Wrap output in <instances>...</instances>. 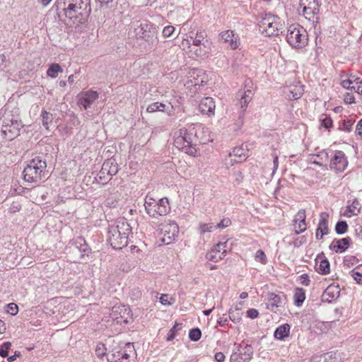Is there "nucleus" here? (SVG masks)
I'll return each mask as SVG.
<instances>
[{"mask_svg": "<svg viewBox=\"0 0 362 362\" xmlns=\"http://www.w3.org/2000/svg\"><path fill=\"white\" fill-rule=\"evenodd\" d=\"M120 198L118 191L113 189L106 197V204L110 207H115Z\"/></svg>", "mask_w": 362, "mask_h": 362, "instance_id": "nucleus-33", "label": "nucleus"}, {"mask_svg": "<svg viewBox=\"0 0 362 362\" xmlns=\"http://www.w3.org/2000/svg\"><path fill=\"white\" fill-rule=\"evenodd\" d=\"M283 300L281 297L274 293H269L267 308L274 313H276L278 308L281 307Z\"/></svg>", "mask_w": 362, "mask_h": 362, "instance_id": "nucleus-27", "label": "nucleus"}, {"mask_svg": "<svg viewBox=\"0 0 362 362\" xmlns=\"http://www.w3.org/2000/svg\"><path fill=\"white\" fill-rule=\"evenodd\" d=\"M131 28L134 29V35L137 38L144 39L147 42L153 36L152 25L146 20L132 21Z\"/></svg>", "mask_w": 362, "mask_h": 362, "instance_id": "nucleus-11", "label": "nucleus"}, {"mask_svg": "<svg viewBox=\"0 0 362 362\" xmlns=\"http://www.w3.org/2000/svg\"><path fill=\"white\" fill-rule=\"evenodd\" d=\"M135 349L132 343H127L119 350H112L106 354L108 362H132Z\"/></svg>", "mask_w": 362, "mask_h": 362, "instance_id": "nucleus-10", "label": "nucleus"}, {"mask_svg": "<svg viewBox=\"0 0 362 362\" xmlns=\"http://www.w3.org/2000/svg\"><path fill=\"white\" fill-rule=\"evenodd\" d=\"M255 257L256 261L259 262L263 264H265L267 262V256L264 252L262 250H259L257 251Z\"/></svg>", "mask_w": 362, "mask_h": 362, "instance_id": "nucleus-48", "label": "nucleus"}, {"mask_svg": "<svg viewBox=\"0 0 362 362\" xmlns=\"http://www.w3.org/2000/svg\"><path fill=\"white\" fill-rule=\"evenodd\" d=\"M197 131L195 126L191 124L185 129L182 136V144H192L195 142Z\"/></svg>", "mask_w": 362, "mask_h": 362, "instance_id": "nucleus-28", "label": "nucleus"}, {"mask_svg": "<svg viewBox=\"0 0 362 362\" xmlns=\"http://www.w3.org/2000/svg\"><path fill=\"white\" fill-rule=\"evenodd\" d=\"M259 32L266 37L278 35L282 29L283 24L280 18L271 13H265L261 18L259 23Z\"/></svg>", "mask_w": 362, "mask_h": 362, "instance_id": "nucleus-8", "label": "nucleus"}, {"mask_svg": "<svg viewBox=\"0 0 362 362\" xmlns=\"http://www.w3.org/2000/svg\"><path fill=\"white\" fill-rule=\"evenodd\" d=\"M229 318L234 323L240 322V321L241 320V316H240V312L238 310L233 311V310H230V311H229Z\"/></svg>", "mask_w": 362, "mask_h": 362, "instance_id": "nucleus-49", "label": "nucleus"}, {"mask_svg": "<svg viewBox=\"0 0 362 362\" xmlns=\"http://www.w3.org/2000/svg\"><path fill=\"white\" fill-rule=\"evenodd\" d=\"M348 229L347 223L344 221H338L335 226V231L337 234H344Z\"/></svg>", "mask_w": 362, "mask_h": 362, "instance_id": "nucleus-44", "label": "nucleus"}, {"mask_svg": "<svg viewBox=\"0 0 362 362\" xmlns=\"http://www.w3.org/2000/svg\"><path fill=\"white\" fill-rule=\"evenodd\" d=\"M304 93L303 86L298 83L284 88V93L289 100L299 99Z\"/></svg>", "mask_w": 362, "mask_h": 362, "instance_id": "nucleus-24", "label": "nucleus"}, {"mask_svg": "<svg viewBox=\"0 0 362 362\" xmlns=\"http://www.w3.org/2000/svg\"><path fill=\"white\" fill-rule=\"evenodd\" d=\"M18 306L15 303H9L8 305V313L11 315H15L18 313Z\"/></svg>", "mask_w": 362, "mask_h": 362, "instance_id": "nucleus-56", "label": "nucleus"}, {"mask_svg": "<svg viewBox=\"0 0 362 362\" xmlns=\"http://www.w3.org/2000/svg\"><path fill=\"white\" fill-rule=\"evenodd\" d=\"M253 95V92L250 89L240 90L238 91L237 97L239 100V105L242 110V114L240 115V117H242L244 115V112H245L248 104L252 99Z\"/></svg>", "mask_w": 362, "mask_h": 362, "instance_id": "nucleus-21", "label": "nucleus"}, {"mask_svg": "<svg viewBox=\"0 0 362 362\" xmlns=\"http://www.w3.org/2000/svg\"><path fill=\"white\" fill-rule=\"evenodd\" d=\"M202 337V332L199 328H193L189 332V338L191 341H197Z\"/></svg>", "mask_w": 362, "mask_h": 362, "instance_id": "nucleus-46", "label": "nucleus"}, {"mask_svg": "<svg viewBox=\"0 0 362 362\" xmlns=\"http://www.w3.org/2000/svg\"><path fill=\"white\" fill-rule=\"evenodd\" d=\"M351 238L349 237L334 239L329 245V249L336 253H341L346 250L351 243Z\"/></svg>", "mask_w": 362, "mask_h": 362, "instance_id": "nucleus-25", "label": "nucleus"}, {"mask_svg": "<svg viewBox=\"0 0 362 362\" xmlns=\"http://www.w3.org/2000/svg\"><path fill=\"white\" fill-rule=\"evenodd\" d=\"M111 176H109V173L104 170V167L102 165L101 170L97 175V180L102 184H105L111 180Z\"/></svg>", "mask_w": 362, "mask_h": 362, "instance_id": "nucleus-42", "label": "nucleus"}, {"mask_svg": "<svg viewBox=\"0 0 362 362\" xmlns=\"http://www.w3.org/2000/svg\"><path fill=\"white\" fill-rule=\"evenodd\" d=\"M103 166L104 167V170H106L109 173V176H111V177L118 172V165L114 159L107 160L103 164Z\"/></svg>", "mask_w": 362, "mask_h": 362, "instance_id": "nucleus-32", "label": "nucleus"}, {"mask_svg": "<svg viewBox=\"0 0 362 362\" xmlns=\"http://www.w3.org/2000/svg\"><path fill=\"white\" fill-rule=\"evenodd\" d=\"M175 28L172 25L165 26L163 30V34L165 37H170L175 32Z\"/></svg>", "mask_w": 362, "mask_h": 362, "instance_id": "nucleus-54", "label": "nucleus"}, {"mask_svg": "<svg viewBox=\"0 0 362 362\" xmlns=\"http://www.w3.org/2000/svg\"><path fill=\"white\" fill-rule=\"evenodd\" d=\"M340 295V288L339 286L330 284L324 291L322 295L323 302L332 303L336 300Z\"/></svg>", "mask_w": 362, "mask_h": 362, "instance_id": "nucleus-23", "label": "nucleus"}, {"mask_svg": "<svg viewBox=\"0 0 362 362\" xmlns=\"http://www.w3.org/2000/svg\"><path fill=\"white\" fill-rule=\"evenodd\" d=\"M286 41L293 48H303L308 45L307 31L298 24H292L287 28Z\"/></svg>", "mask_w": 362, "mask_h": 362, "instance_id": "nucleus-9", "label": "nucleus"}, {"mask_svg": "<svg viewBox=\"0 0 362 362\" xmlns=\"http://www.w3.org/2000/svg\"><path fill=\"white\" fill-rule=\"evenodd\" d=\"M352 125H353V122L351 120L344 121V129L346 132H351V128H352Z\"/></svg>", "mask_w": 362, "mask_h": 362, "instance_id": "nucleus-61", "label": "nucleus"}, {"mask_svg": "<svg viewBox=\"0 0 362 362\" xmlns=\"http://www.w3.org/2000/svg\"><path fill=\"white\" fill-rule=\"evenodd\" d=\"M229 157L231 158V161L240 163L242 160H245L247 155L245 153V149L240 147H236L229 153Z\"/></svg>", "mask_w": 362, "mask_h": 362, "instance_id": "nucleus-30", "label": "nucleus"}, {"mask_svg": "<svg viewBox=\"0 0 362 362\" xmlns=\"http://www.w3.org/2000/svg\"><path fill=\"white\" fill-rule=\"evenodd\" d=\"M348 161L345 153L341 151H335L334 156L330 160V168L336 173H341L346 169Z\"/></svg>", "mask_w": 362, "mask_h": 362, "instance_id": "nucleus-14", "label": "nucleus"}, {"mask_svg": "<svg viewBox=\"0 0 362 362\" xmlns=\"http://www.w3.org/2000/svg\"><path fill=\"white\" fill-rule=\"evenodd\" d=\"M132 228L127 221L120 218L108 227L107 240L112 248L122 249L128 244L129 235Z\"/></svg>", "mask_w": 362, "mask_h": 362, "instance_id": "nucleus-3", "label": "nucleus"}, {"mask_svg": "<svg viewBox=\"0 0 362 362\" xmlns=\"http://www.w3.org/2000/svg\"><path fill=\"white\" fill-rule=\"evenodd\" d=\"M303 13L306 19L314 21L319 13V4L317 0H300Z\"/></svg>", "mask_w": 362, "mask_h": 362, "instance_id": "nucleus-12", "label": "nucleus"}, {"mask_svg": "<svg viewBox=\"0 0 362 362\" xmlns=\"http://www.w3.org/2000/svg\"><path fill=\"white\" fill-rule=\"evenodd\" d=\"M343 88L354 90L357 93H362V78L351 74L348 78L341 81Z\"/></svg>", "mask_w": 362, "mask_h": 362, "instance_id": "nucleus-16", "label": "nucleus"}, {"mask_svg": "<svg viewBox=\"0 0 362 362\" xmlns=\"http://www.w3.org/2000/svg\"><path fill=\"white\" fill-rule=\"evenodd\" d=\"M216 105L214 99L211 97L203 98L199 104V110L202 115L208 117L214 116L215 114Z\"/></svg>", "mask_w": 362, "mask_h": 362, "instance_id": "nucleus-20", "label": "nucleus"}, {"mask_svg": "<svg viewBox=\"0 0 362 362\" xmlns=\"http://www.w3.org/2000/svg\"><path fill=\"white\" fill-rule=\"evenodd\" d=\"M294 302L296 306H300L305 299V292L303 288H297L294 293Z\"/></svg>", "mask_w": 362, "mask_h": 362, "instance_id": "nucleus-34", "label": "nucleus"}, {"mask_svg": "<svg viewBox=\"0 0 362 362\" xmlns=\"http://www.w3.org/2000/svg\"><path fill=\"white\" fill-rule=\"evenodd\" d=\"M243 352L240 349H238L239 355L244 356L240 357V360L246 361L252 357L253 354V349L250 345L246 344L243 349Z\"/></svg>", "mask_w": 362, "mask_h": 362, "instance_id": "nucleus-38", "label": "nucleus"}, {"mask_svg": "<svg viewBox=\"0 0 362 362\" xmlns=\"http://www.w3.org/2000/svg\"><path fill=\"white\" fill-rule=\"evenodd\" d=\"M315 269L317 273L322 275L328 274L330 272V264L323 252L317 256L315 259Z\"/></svg>", "mask_w": 362, "mask_h": 362, "instance_id": "nucleus-22", "label": "nucleus"}, {"mask_svg": "<svg viewBox=\"0 0 362 362\" xmlns=\"http://www.w3.org/2000/svg\"><path fill=\"white\" fill-rule=\"evenodd\" d=\"M239 354L238 353H233L230 356V362H240V360L238 358Z\"/></svg>", "mask_w": 362, "mask_h": 362, "instance_id": "nucleus-63", "label": "nucleus"}, {"mask_svg": "<svg viewBox=\"0 0 362 362\" xmlns=\"http://www.w3.org/2000/svg\"><path fill=\"white\" fill-rule=\"evenodd\" d=\"M356 133L358 135H362V119L358 122L356 125Z\"/></svg>", "mask_w": 362, "mask_h": 362, "instance_id": "nucleus-64", "label": "nucleus"}, {"mask_svg": "<svg viewBox=\"0 0 362 362\" xmlns=\"http://www.w3.org/2000/svg\"><path fill=\"white\" fill-rule=\"evenodd\" d=\"M144 207L146 214L152 218L165 216L170 211L169 201L166 197L156 199L147 195L145 198Z\"/></svg>", "mask_w": 362, "mask_h": 362, "instance_id": "nucleus-6", "label": "nucleus"}, {"mask_svg": "<svg viewBox=\"0 0 362 362\" xmlns=\"http://www.w3.org/2000/svg\"><path fill=\"white\" fill-rule=\"evenodd\" d=\"M180 325L176 323L174 327L169 331V333L168 334L167 340L171 341L175 338V335L176 332H177L180 329L179 327Z\"/></svg>", "mask_w": 362, "mask_h": 362, "instance_id": "nucleus-53", "label": "nucleus"}, {"mask_svg": "<svg viewBox=\"0 0 362 362\" xmlns=\"http://www.w3.org/2000/svg\"><path fill=\"white\" fill-rule=\"evenodd\" d=\"M215 360L218 362H223L225 360V356L222 352H217L214 356Z\"/></svg>", "mask_w": 362, "mask_h": 362, "instance_id": "nucleus-62", "label": "nucleus"}, {"mask_svg": "<svg viewBox=\"0 0 362 362\" xmlns=\"http://www.w3.org/2000/svg\"><path fill=\"white\" fill-rule=\"evenodd\" d=\"M361 209V204L360 202L356 199H354L352 203L347 206V211L350 213L349 216H357L360 213Z\"/></svg>", "mask_w": 362, "mask_h": 362, "instance_id": "nucleus-35", "label": "nucleus"}, {"mask_svg": "<svg viewBox=\"0 0 362 362\" xmlns=\"http://www.w3.org/2000/svg\"><path fill=\"white\" fill-rule=\"evenodd\" d=\"M227 243L228 241L217 243L216 245L206 254V259L215 262L221 260L228 252Z\"/></svg>", "mask_w": 362, "mask_h": 362, "instance_id": "nucleus-15", "label": "nucleus"}, {"mask_svg": "<svg viewBox=\"0 0 362 362\" xmlns=\"http://www.w3.org/2000/svg\"><path fill=\"white\" fill-rule=\"evenodd\" d=\"M291 326L288 324H284L278 327L274 331V337L277 340H284L290 334Z\"/></svg>", "mask_w": 362, "mask_h": 362, "instance_id": "nucleus-29", "label": "nucleus"}, {"mask_svg": "<svg viewBox=\"0 0 362 362\" xmlns=\"http://www.w3.org/2000/svg\"><path fill=\"white\" fill-rule=\"evenodd\" d=\"M63 69L58 64H52L47 71V74L48 76L55 78L57 77L58 74L59 72H62Z\"/></svg>", "mask_w": 362, "mask_h": 362, "instance_id": "nucleus-39", "label": "nucleus"}, {"mask_svg": "<svg viewBox=\"0 0 362 362\" xmlns=\"http://www.w3.org/2000/svg\"><path fill=\"white\" fill-rule=\"evenodd\" d=\"M220 40L228 45L231 49H237L240 45V39L238 34L232 30L222 31L219 34Z\"/></svg>", "mask_w": 362, "mask_h": 362, "instance_id": "nucleus-13", "label": "nucleus"}, {"mask_svg": "<svg viewBox=\"0 0 362 362\" xmlns=\"http://www.w3.org/2000/svg\"><path fill=\"white\" fill-rule=\"evenodd\" d=\"M47 163L42 156H37L29 161L23 170V178L27 182L39 185L47 176Z\"/></svg>", "mask_w": 362, "mask_h": 362, "instance_id": "nucleus-4", "label": "nucleus"}, {"mask_svg": "<svg viewBox=\"0 0 362 362\" xmlns=\"http://www.w3.org/2000/svg\"><path fill=\"white\" fill-rule=\"evenodd\" d=\"M88 252L89 247L86 244V240L81 237L77 238L75 240L73 252H78L80 257L82 258L85 255H88Z\"/></svg>", "mask_w": 362, "mask_h": 362, "instance_id": "nucleus-26", "label": "nucleus"}, {"mask_svg": "<svg viewBox=\"0 0 362 362\" xmlns=\"http://www.w3.org/2000/svg\"><path fill=\"white\" fill-rule=\"evenodd\" d=\"M294 229L296 234H300L306 230V224L305 223H303L300 221H298L297 223H294Z\"/></svg>", "mask_w": 362, "mask_h": 362, "instance_id": "nucleus-51", "label": "nucleus"}, {"mask_svg": "<svg viewBox=\"0 0 362 362\" xmlns=\"http://www.w3.org/2000/svg\"><path fill=\"white\" fill-rule=\"evenodd\" d=\"M231 225V221L228 218H223L220 223L215 226L216 228H225Z\"/></svg>", "mask_w": 362, "mask_h": 362, "instance_id": "nucleus-52", "label": "nucleus"}, {"mask_svg": "<svg viewBox=\"0 0 362 362\" xmlns=\"http://www.w3.org/2000/svg\"><path fill=\"white\" fill-rule=\"evenodd\" d=\"M56 5L66 17L77 19L80 23L86 21L91 11L90 0H57Z\"/></svg>", "mask_w": 362, "mask_h": 362, "instance_id": "nucleus-1", "label": "nucleus"}, {"mask_svg": "<svg viewBox=\"0 0 362 362\" xmlns=\"http://www.w3.org/2000/svg\"><path fill=\"white\" fill-rule=\"evenodd\" d=\"M351 277L358 284H362V266L357 267L350 272Z\"/></svg>", "mask_w": 362, "mask_h": 362, "instance_id": "nucleus-41", "label": "nucleus"}, {"mask_svg": "<svg viewBox=\"0 0 362 362\" xmlns=\"http://www.w3.org/2000/svg\"><path fill=\"white\" fill-rule=\"evenodd\" d=\"M22 123L18 115L10 112L4 115L1 132L6 139L11 141L16 138L19 135Z\"/></svg>", "mask_w": 362, "mask_h": 362, "instance_id": "nucleus-7", "label": "nucleus"}, {"mask_svg": "<svg viewBox=\"0 0 362 362\" xmlns=\"http://www.w3.org/2000/svg\"><path fill=\"white\" fill-rule=\"evenodd\" d=\"M164 231L168 234V238L169 239V241L167 243V244H169L172 240H174L175 237L178 236L179 226L176 223L170 222L168 226H165Z\"/></svg>", "mask_w": 362, "mask_h": 362, "instance_id": "nucleus-31", "label": "nucleus"}, {"mask_svg": "<svg viewBox=\"0 0 362 362\" xmlns=\"http://www.w3.org/2000/svg\"><path fill=\"white\" fill-rule=\"evenodd\" d=\"M317 159L313 160V163L320 166L326 164L329 160V154L326 151H322L315 156Z\"/></svg>", "mask_w": 362, "mask_h": 362, "instance_id": "nucleus-36", "label": "nucleus"}, {"mask_svg": "<svg viewBox=\"0 0 362 362\" xmlns=\"http://www.w3.org/2000/svg\"><path fill=\"white\" fill-rule=\"evenodd\" d=\"M321 124L326 129H329L332 126V120L330 117H325L321 120Z\"/></svg>", "mask_w": 362, "mask_h": 362, "instance_id": "nucleus-57", "label": "nucleus"}, {"mask_svg": "<svg viewBox=\"0 0 362 362\" xmlns=\"http://www.w3.org/2000/svg\"><path fill=\"white\" fill-rule=\"evenodd\" d=\"M259 312L257 310L250 308L247 311V316L251 319H255L258 317Z\"/></svg>", "mask_w": 362, "mask_h": 362, "instance_id": "nucleus-58", "label": "nucleus"}, {"mask_svg": "<svg viewBox=\"0 0 362 362\" xmlns=\"http://www.w3.org/2000/svg\"><path fill=\"white\" fill-rule=\"evenodd\" d=\"M41 117L42 125L48 130L54 119L52 114L44 110L41 112Z\"/></svg>", "mask_w": 362, "mask_h": 362, "instance_id": "nucleus-37", "label": "nucleus"}, {"mask_svg": "<svg viewBox=\"0 0 362 362\" xmlns=\"http://www.w3.org/2000/svg\"><path fill=\"white\" fill-rule=\"evenodd\" d=\"M21 206L20 204L13 202L11 204L9 210L11 213H15V212L19 211L21 210Z\"/></svg>", "mask_w": 362, "mask_h": 362, "instance_id": "nucleus-60", "label": "nucleus"}, {"mask_svg": "<svg viewBox=\"0 0 362 362\" xmlns=\"http://www.w3.org/2000/svg\"><path fill=\"white\" fill-rule=\"evenodd\" d=\"M11 346V343L9 341L4 342L1 345H0V356L3 358L7 357L8 354V350Z\"/></svg>", "mask_w": 362, "mask_h": 362, "instance_id": "nucleus-47", "label": "nucleus"}, {"mask_svg": "<svg viewBox=\"0 0 362 362\" xmlns=\"http://www.w3.org/2000/svg\"><path fill=\"white\" fill-rule=\"evenodd\" d=\"M181 136V129L177 131L175 133V146L178 148L180 149V145L181 144V140L180 139V137Z\"/></svg>", "mask_w": 362, "mask_h": 362, "instance_id": "nucleus-59", "label": "nucleus"}, {"mask_svg": "<svg viewBox=\"0 0 362 362\" xmlns=\"http://www.w3.org/2000/svg\"><path fill=\"white\" fill-rule=\"evenodd\" d=\"M78 97V104L87 110L98 98V93L96 91L88 90L81 92Z\"/></svg>", "mask_w": 362, "mask_h": 362, "instance_id": "nucleus-18", "label": "nucleus"}, {"mask_svg": "<svg viewBox=\"0 0 362 362\" xmlns=\"http://www.w3.org/2000/svg\"><path fill=\"white\" fill-rule=\"evenodd\" d=\"M110 315L114 320L121 318L124 322H127L131 315V310L127 305H115L112 309Z\"/></svg>", "mask_w": 362, "mask_h": 362, "instance_id": "nucleus-19", "label": "nucleus"}, {"mask_svg": "<svg viewBox=\"0 0 362 362\" xmlns=\"http://www.w3.org/2000/svg\"><path fill=\"white\" fill-rule=\"evenodd\" d=\"M205 36V33L195 26L182 37V51L192 59L205 56L207 53L203 42Z\"/></svg>", "mask_w": 362, "mask_h": 362, "instance_id": "nucleus-2", "label": "nucleus"}, {"mask_svg": "<svg viewBox=\"0 0 362 362\" xmlns=\"http://www.w3.org/2000/svg\"><path fill=\"white\" fill-rule=\"evenodd\" d=\"M182 151L193 157H195L198 155V152L195 148L194 143L192 144H182Z\"/></svg>", "mask_w": 362, "mask_h": 362, "instance_id": "nucleus-40", "label": "nucleus"}, {"mask_svg": "<svg viewBox=\"0 0 362 362\" xmlns=\"http://www.w3.org/2000/svg\"><path fill=\"white\" fill-rule=\"evenodd\" d=\"M329 214L323 212L320 215V220L315 232V238L317 240H322L324 235L329 234V229L328 228Z\"/></svg>", "mask_w": 362, "mask_h": 362, "instance_id": "nucleus-17", "label": "nucleus"}, {"mask_svg": "<svg viewBox=\"0 0 362 362\" xmlns=\"http://www.w3.org/2000/svg\"><path fill=\"white\" fill-rule=\"evenodd\" d=\"M344 101L346 104H352L355 102V98L352 93H346L344 94Z\"/></svg>", "mask_w": 362, "mask_h": 362, "instance_id": "nucleus-55", "label": "nucleus"}, {"mask_svg": "<svg viewBox=\"0 0 362 362\" xmlns=\"http://www.w3.org/2000/svg\"><path fill=\"white\" fill-rule=\"evenodd\" d=\"M165 107V104H163L162 103L156 102V103H153L150 104L148 106V107L146 109V111L148 112H150V113H153V112H155L156 111L164 112Z\"/></svg>", "mask_w": 362, "mask_h": 362, "instance_id": "nucleus-43", "label": "nucleus"}, {"mask_svg": "<svg viewBox=\"0 0 362 362\" xmlns=\"http://www.w3.org/2000/svg\"><path fill=\"white\" fill-rule=\"evenodd\" d=\"M305 211L304 209L300 210L297 214L295 216L294 218V223H297L298 221H300V223H305Z\"/></svg>", "mask_w": 362, "mask_h": 362, "instance_id": "nucleus-50", "label": "nucleus"}, {"mask_svg": "<svg viewBox=\"0 0 362 362\" xmlns=\"http://www.w3.org/2000/svg\"><path fill=\"white\" fill-rule=\"evenodd\" d=\"M215 228V226L213 223H200L199 226V230L201 234H204L206 233H210Z\"/></svg>", "mask_w": 362, "mask_h": 362, "instance_id": "nucleus-45", "label": "nucleus"}, {"mask_svg": "<svg viewBox=\"0 0 362 362\" xmlns=\"http://www.w3.org/2000/svg\"><path fill=\"white\" fill-rule=\"evenodd\" d=\"M207 76L203 69H185V77L182 78V83L186 89L189 90V95L194 98L201 87L206 85Z\"/></svg>", "mask_w": 362, "mask_h": 362, "instance_id": "nucleus-5", "label": "nucleus"}]
</instances>
